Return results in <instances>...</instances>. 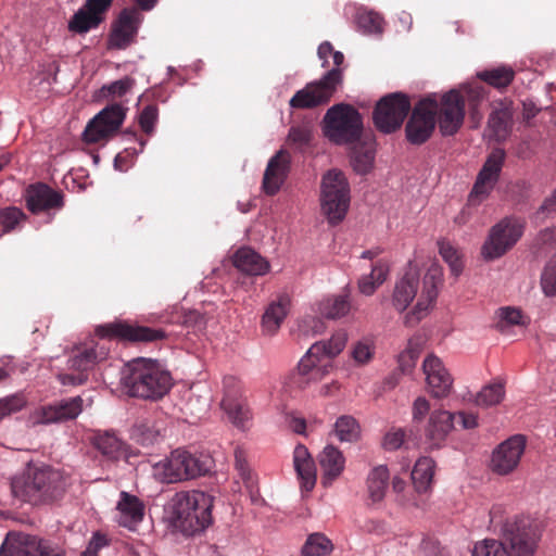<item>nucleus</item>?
Wrapping results in <instances>:
<instances>
[{
  "label": "nucleus",
  "instance_id": "1",
  "mask_svg": "<svg viewBox=\"0 0 556 556\" xmlns=\"http://www.w3.org/2000/svg\"><path fill=\"white\" fill-rule=\"evenodd\" d=\"M65 478L59 469L48 465H28L11 479V492L21 502L31 505L50 504L65 492Z\"/></svg>",
  "mask_w": 556,
  "mask_h": 556
},
{
  "label": "nucleus",
  "instance_id": "2",
  "mask_svg": "<svg viewBox=\"0 0 556 556\" xmlns=\"http://www.w3.org/2000/svg\"><path fill=\"white\" fill-rule=\"evenodd\" d=\"M122 383L129 395L156 401L168 393L173 379L156 361L137 358L126 365Z\"/></svg>",
  "mask_w": 556,
  "mask_h": 556
},
{
  "label": "nucleus",
  "instance_id": "3",
  "mask_svg": "<svg viewBox=\"0 0 556 556\" xmlns=\"http://www.w3.org/2000/svg\"><path fill=\"white\" fill-rule=\"evenodd\" d=\"M213 497L202 491L176 493L169 503L172 526L185 535H193L212 523Z\"/></svg>",
  "mask_w": 556,
  "mask_h": 556
},
{
  "label": "nucleus",
  "instance_id": "4",
  "mask_svg": "<svg viewBox=\"0 0 556 556\" xmlns=\"http://www.w3.org/2000/svg\"><path fill=\"white\" fill-rule=\"evenodd\" d=\"M331 58L334 67L328 71L319 80L311 81L304 88L298 90L289 101V105L292 109H315L330 102L338 87L343 81L341 65L344 62V55L342 52L333 49Z\"/></svg>",
  "mask_w": 556,
  "mask_h": 556
},
{
  "label": "nucleus",
  "instance_id": "5",
  "mask_svg": "<svg viewBox=\"0 0 556 556\" xmlns=\"http://www.w3.org/2000/svg\"><path fill=\"white\" fill-rule=\"evenodd\" d=\"M325 136L336 144L356 143L363 134V119L352 105L338 103L326 112L324 119Z\"/></svg>",
  "mask_w": 556,
  "mask_h": 556
},
{
  "label": "nucleus",
  "instance_id": "6",
  "mask_svg": "<svg viewBox=\"0 0 556 556\" xmlns=\"http://www.w3.org/2000/svg\"><path fill=\"white\" fill-rule=\"evenodd\" d=\"M212 458L204 454H193L177 448L162 464L164 479L167 483L194 479L210 472Z\"/></svg>",
  "mask_w": 556,
  "mask_h": 556
},
{
  "label": "nucleus",
  "instance_id": "7",
  "mask_svg": "<svg viewBox=\"0 0 556 556\" xmlns=\"http://www.w3.org/2000/svg\"><path fill=\"white\" fill-rule=\"evenodd\" d=\"M350 188L343 173L329 170L321 181V210L330 224L340 223L349 208Z\"/></svg>",
  "mask_w": 556,
  "mask_h": 556
},
{
  "label": "nucleus",
  "instance_id": "8",
  "mask_svg": "<svg viewBox=\"0 0 556 556\" xmlns=\"http://www.w3.org/2000/svg\"><path fill=\"white\" fill-rule=\"evenodd\" d=\"M523 233V225L510 217H505L495 224L481 248L484 260L493 261L510 250Z\"/></svg>",
  "mask_w": 556,
  "mask_h": 556
},
{
  "label": "nucleus",
  "instance_id": "9",
  "mask_svg": "<svg viewBox=\"0 0 556 556\" xmlns=\"http://www.w3.org/2000/svg\"><path fill=\"white\" fill-rule=\"evenodd\" d=\"M437 111L438 93L427 96L415 105L405 127L409 143L420 146L431 137L435 127Z\"/></svg>",
  "mask_w": 556,
  "mask_h": 556
},
{
  "label": "nucleus",
  "instance_id": "10",
  "mask_svg": "<svg viewBox=\"0 0 556 556\" xmlns=\"http://www.w3.org/2000/svg\"><path fill=\"white\" fill-rule=\"evenodd\" d=\"M503 535L516 556H532L541 540L542 530L536 522L519 519L515 522H506L503 527Z\"/></svg>",
  "mask_w": 556,
  "mask_h": 556
},
{
  "label": "nucleus",
  "instance_id": "11",
  "mask_svg": "<svg viewBox=\"0 0 556 556\" xmlns=\"http://www.w3.org/2000/svg\"><path fill=\"white\" fill-rule=\"evenodd\" d=\"M101 338L119 339L131 343H149L167 338L163 329H155L128 321H115L97 328Z\"/></svg>",
  "mask_w": 556,
  "mask_h": 556
},
{
  "label": "nucleus",
  "instance_id": "12",
  "mask_svg": "<svg viewBox=\"0 0 556 556\" xmlns=\"http://www.w3.org/2000/svg\"><path fill=\"white\" fill-rule=\"evenodd\" d=\"M504 149H494L486 157L482 168L480 169L476 182L469 193L468 203L479 205L483 202L494 189L498 181L504 161Z\"/></svg>",
  "mask_w": 556,
  "mask_h": 556
},
{
  "label": "nucleus",
  "instance_id": "13",
  "mask_svg": "<svg viewBox=\"0 0 556 556\" xmlns=\"http://www.w3.org/2000/svg\"><path fill=\"white\" fill-rule=\"evenodd\" d=\"M435 117H438L442 136H453L459 130L465 118V104L458 90L451 89L443 94H438Z\"/></svg>",
  "mask_w": 556,
  "mask_h": 556
},
{
  "label": "nucleus",
  "instance_id": "14",
  "mask_svg": "<svg viewBox=\"0 0 556 556\" xmlns=\"http://www.w3.org/2000/svg\"><path fill=\"white\" fill-rule=\"evenodd\" d=\"M443 271L439 264L433 263L428 268L424 281L422 290L418 296L417 303L410 312L405 315V324L408 326L417 325L424 319L433 306L439 293V287L442 285Z\"/></svg>",
  "mask_w": 556,
  "mask_h": 556
},
{
  "label": "nucleus",
  "instance_id": "15",
  "mask_svg": "<svg viewBox=\"0 0 556 556\" xmlns=\"http://www.w3.org/2000/svg\"><path fill=\"white\" fill-rule=\"evenodd\" d=\"M126 116V109L119 103H113L99 112L87 125L84 139L97 143L117 131Z\"/></svg>",
  "mask_w": 556,
  "mask_h": 556
},
{
  "label": "nucleus",
  "instance_id": "16",
  "mask_svg": "<svg viewBox=\"0 0 556 556\" xmlns=\"http://www.w3.org/2000/svg\"><path fill=\"white\" fill-rule=\"evenodd\" d=\"M224 397L220 406L237 428L244 429L251 420V410L242 396V388L235 377L224 379Z\"/></svg>",
  "mask_w": 556,
  "mask_h": 556
},
{
  "label": "nucleus",
  "instance_id": "17",
  "mask_svg": "<svg viewBox=\"0 0 556 556\" xmlns=\"http://www.w3.org/2000/svg\"><path fill=\"white\" fill-rule=\"evenodd\" d=\"M525 450V437L511 435L494 448L490 463L492 471L501 476L513 472L518 467Z\"/></svg>",
  "mask_w": 556,
  "mask_h": 556
},
{
  "label": "nucleus",
  "instance_id": "18",
  "mask_svg": "<svg viewBox=\"0 0 556 556\" xmlns=\"http://www.w3.org/2000/svg\"><path fill=\"white\" fill-rule=\"evenodd\" d=\"M142 14L139 9L131 7L121 11L109 36L108 47L110 49H126L134 42L137 36Z\"/></svg>",
  "mask_w": 556,
  "mask_h": 556
},
{
  "label": "nucleus",
  "instance_id": "19",
  "mask_svg": "<svg viewBox=\"0 0 556 556\" xmlns=\"http://www.w3.org/2000/svg\"><path fill=\"white\" fill-rule=\"evenodd\" d=\"M422 370L428 391L433 397L441 400L451 394L454 379L441 358L429 354L424 359Z\"/></svg>",
  "mask_w": 556,
  "mask_h": 556
},
{
  "label": "nucleus",
  "instance_id": "20",
  "mask_svg": "<svg viewBox=\"0 0 556 556\" xmlns=\"http://www.w3.org/2000/svg\"><path fill=\"white\" fill-rule=\"evenodd\" d=\"M113 0H86L81 8L68 22V30L75 34H86L97 28L105 17Z\"/></svg>",
  "mask_w": 556,
  "mask_h": 556
},
{
  "label": "nucleus",
  "instance_id": "21",
  "mask_svg": "<svg viewBox=\"0 0 556 556\" xmlns=\"http://www.w3.org/2000/svg\"><path fill=\"white\" fill-rule=\"evenodd\" d=\"M316 355H306L301 358L296 368L286 379V384L291 390H304L311 383L320 381L328 374V365H318Z\"/></svg>",
  "mask_w": 556,
  "mask_h": 556
},
{
  "label": "nucleus",
  "instance_id": "22",
  "mask_svg": "<svg viewBox=\"0 0 556 556\" xmlns=\"http://www.w3.org/2000/svg\"><path fill=\"white\" fill-rule=\"evenodd\" d=\"M26 205L34 214L60 210L64 205V195L46 184L30 185L26 190Z\"/></svg>",
  "mask_w": 556,
  "mask_h": 556
},
{
  "label": "nucleus",
  "instance_id": "23",
  "mask_svg": "<svg viewBox=\"0 0 556 556\" xmlns=\"http://www.w3.org/2000/svg\"><path fill=\"white\" fill-rule=\"evenodd\" d=\"M291 166V155L286 150H279L268 161L263 176L262 188L267 195H275L288 177Z\"/></svg>",
  "mask_w": 556,
  "mask_h": 556
},
{
  "label": "nucleus",
  "instance_id": "24",
  "mask_svg": "<svg viewBox=\"0 0 556 556\" xmlns=\"http://www.w3.org/2000/svg\"><path fill=\"white\" fill-rule=\"evenodd\" d=\"M83 410V399L74 396L38 409V421L41 424L61 422L75 419Z\"/></svg>",
  "mask_w": 556,
  "mask_h": 556
},
{
  "label": "nucleus",
  "instance_id": "25",
  "mask_svg": "<svg viewBox=\"0 0 556 556\" xmlns=\"http://www.w3.org/2000/svg\"><path fill=\"white\" fill-rule=\"evenodd\" d=\"M116 510L118 525L135 531L143 520L146 506L139 497L123 491L119 494Z\"/></svg>",
  "mask_w": 556,
  "mask_h": 556
},
{
  "label": "nucleus",
  "instance_id": "26",
  "mask_svg": "<svg viewBox=\"0 0 556 556\" xmlns=\"http://www.w3.org/2000/svg\"><path fill=\"white\" fill-rule=\"evenodd\" d=\"M418 283V268L409 262L406 271L396 282L392 296V303L397 311L402 312L407 308L417 294Z\"/></svg>",
  "mask_w": 556,
  "mask_h": 556
},
{
  "label": "nucleus",
  "instance_id": "27",
  "mask_svg": "<svg viewBox=\"0 0 556 556\" xmlns=\"http://www.w3.org/2000/svg\"><path fill=\"white\" fill-rule=\"evenodd\" d=\"M410 110L406 94L401 92L384 96V134L400 128Z\"/></svg>",
  "mask_w": 556,
  "mask_h": 556
},
{
  "label": "nucleus",
  "instance_id": "28",
  "mask_svg": "<svg viewBox=\"0 0 556 556\" xmlns=\"http://www.w3.org/2000/svg\"><path fill=\"white\" fill-rule=\"evenodd\" d=\"M321 469V484L329 486L337 480L345 468V457L342 452L333 445H327L318 456Z\"/></svg>",
  "mask_w": 556,
  "mask_h": 556
},
{
  "label": "nucleus",
  "instance_id": "29",
  "mask_svg": "<svg viewBox=\"0 0 556 556\" xmlns=\"http://www.w3.org/2000/svg\"><path fill=\"white\" fill-rule=\"evenodd\" d=\"M455 417V414L442 408L430 413L425 433L431 445L439 446L445 440L454 427Z\"/></svg>",
  "mask_w": 556,
  "mask_h": 556
},
{
  "label": "nucleus",
  "instance_id": "30",
  "mask_svg": "<svg viewBox=\"0 0 556 556\" xmlns=\"http://www.w3.org/2000/svg\"><path fill=\"white\" fill-rule=\"evenodd\" d=\"M293 465L302 490L306 492L312 491L316 483V467L305 445L298 444L295 446L293 451Z\"/></svg>",
  "mask_w": 556,
  "mask_h": 556
},
{
  "label": "nucleus",
  "instance_id": "31",
  "mask_svg": "<svg viewBox=\"0 0 556 556\" xmlns=\"http://www.w3.org/2000/svg\"><path fill=\"white\" fill-rule=\"evenodd\" d=\"M290 304V296L280 294L267 306L262 317V330L265 334L273 336L278 331L289 313Z\"/></svg>",
  "mask_w": 556,
  "mask_h": 556
},
{
  "label": "nucleus",
  "instance_id": "32",
  "mask_svg": "<svg viewBox=\"0 0 556 556\" xmlns=\"http://www.w3.org/2000/svg\"><path fill=\"white\" fill-rule=\"evenodd\" d=\"M36 535L11 531L7 534L0 556H34Z\"/></svg>",
  "mask_w": 556,
  "mask_h": 556
},
{
  "label": "nucleus",
  "instance_id": "33",
  "mask_svg": "<svg viewBox=\"0 0 556 556\" xmlns=\"http://www.w3.org/2000/svg\"><path fill=\"white\" fill-rule=\"evenodd\" d=\"M233 265L251 276H262L269 270V263L250 248H241L233 255Z\"/></svg>",
  "mask_w": 556,
  "mask_h": 556
},
{
  "label": "nucleus",
  "instance_id": "34",
  "mask_svg": "<svg viewBox=\"0 0 556 556\" xmlns=\"http://www.w3.org/2000/svg\"><path fill=\"white\" fill-rule=\"evenodd\" d=\"M110 349L103 343H96L93 346L78 351L70 359V368L78 374H85L97 363L106 359Z\"/></svg>",
  "mask_w": 556,
  "mask_h": 556
},
{
  "label": "nucleus",
  "instance_id": "35",
  "mask_svg": "<svg viewBox=\"0 0 556 556\" xmlns=\"http://www.w3.org/2000/svg\"><path fill=\"white\" fill-rule=\"evenodd\" d=\"M513 113L508 106L495 109L489 116L486 136L494 141H504L511 130Z\"/></svg>",
  "mask_w": 556,
  "mask_h": 556
},
{
  "label": "nucleus",
  "instance_id": "36",
  "mask_svg": "<svg viewBox=\"0 0 556 556\" xmlns=\"http://www.w3.org/2000/svg\"><path fill=\"white\" fill-rule=\"evenodd\" d=\"M93 446L110 460H118L125 454V444L113 432H99L93 437Z\"/></svg>",
  "mask_w": 556,
  "mask_h": 556
},
{
  "label": "nucleus",
  "instance_id": "37",
  "mask_svg": "<svg viewBox=\"0 0 556 556\" xmlns=\"http://www.w3.org/2000/svg\"><path fill=\"white\" fill-rule=\"evenodd\" d=\"M435 471V462L428 456L418 458L412 470L413 484L417 492H427L432 484Z\"/></svg>",
  "mask_w": 556,
  "mask_h": 556
},
{
  "label": "nucleus",
  "instance_id": "38",
  "mask_svg": "<svg viewBox=\"0 0 556 556\" xmlns=\"http://www.w3.org/2000/svg\"><path fill=\"white\" fill-rule=\"evenodd\" d=\"M349 294H338L324 299L318 303V313L328 319H338L351 311Z\"/></svg>",
  "mask_w": 556,
  "mask_h": 556
},
{
  "label": "nucleus",
  "instance_id": "39",
  "mask_svg": "<svg viewBox=\"0 0 556 556\" xmlns=\"http://www.w3.org/2000/svg\"><path fill=\"white\" fill-rule=\"evenodd\" d=\"M348 341L345 331L336 332L328 342L319 341L309 348V355H316V359L321 356L329 358L337 356L342 352Z\"/></svg>",
  "mask_w": 556,
  "mask_h": 556
},
{
  "label": "nucleus",
  "instance_id": "40",
  "mask_svg": "<svg viewBox=\"0 0 556 556\" xmlns=\"http://www.w3.org/2000/svg\"><path fill=\"white\" fill-rule=\"evenodd\" d=\"M382 501V466L374 467L366 479L365 503L375 507Z\"/></svg>",
  "mask_w": 556,
  "mask_h": 556
},
{
  "label": "nucleus",
  "instance_id": "41",
  "mask_svg": "<svg viewBox=\"0 0 556 556\" xmlns=\"http://www.w3.org/2000/svg\"><path fill=\"white\" fill-rule=\"evenodd\" d=\"M478 78L495 88H506L514 79L515 72L510 66L503 65L492 70L479 72Z\"/></svg>",
  "mask_w": 556,
  "mask_h": 556
},
{
  "label": "nucleus",
  "instance_id": "42",
  "mask_svg": "<svg viewBox=\"0 0 556 556\" xmlns=\"http://www.w3.org/2000/svg\"><path fill=\"white\" fill-rule=\"evenodd\" d=\"M333 549L332 542L323 533H312L302 546L303 556H327Z\"/></svg>",
  "mask_w": 556,
  "mask_h": 556
},
{
  "label": "nucleus",
  "instance_id": "43",
  "mask_svg": "<svg viewBox=\"0 0 556 556\" xmlns=\"http://www.w3.org/2000/svg\"><path fill=\"white\" fill-rule=\"evenodd\" d=\"M505 396V386L501 381H495L484 386L476 396V404L482 407H489L500 404Z\"/></svg>",
  "mask_w": 556,
  "mask_h": 556
},
{
  "label": "nucleus",
  "instance_id": "44",
  "mask_svg": "<svg viewBox=\"0 0 556 556\" xmlns=\"http://www.w3.org/2000/svg\"><path fill=\"white\" fill-rule=\"evenodd\" d=\"M334 432L341 442H355L359 438V426L351 416H341L334 425Z\"/></svg>",
  "mask_w": 556,
  "mask_h": 556
},
{
  "label": "nucleus",
  "instance_id": "45",
  "mask_svg": "<svg viewBox=\"0 0 556 556\" xmlns=\"http://www.w3.org/2000/svg\"><path fill=\"white\" fill-rule=\"evenodd\" d=\"M421 350L422 344L419 339H410L408 341L407 348L397 356L401 374L408 372L415 367Z\"/></svg>",
  "mask_w": 556,
  "mask_h": 556
},
{
  "label": "nucleus",
  "instance_id": "46",
  "mask_svg": "<svg viewBox=\"0 0 556 556\" xmlns=\"http://www.w3.org/2000/svg\"><path fill=\"white\" fill-rule=\"evenodd\" d=\"M472 556H511L506 546L495 539H484L475 543Z\"/></svg>",
  "mask_w": 556,
  "mask_h": 556
},
{
  "label": "nucleus",
  "instance_id": "47",
  "mask_svg": "<svg viewBox=\"0 0 556 556\" xmlns=\"http://www.w3.org/2000/svg\"><path fill=\"white\" fill-rule=\"evenodd\" d=\"M460 96L464 99V102L467 101L468 105L475 115L477 113V109L479 104L484 100L485 93L484 88L477 81L464 84L457 89Z\"/></svg>",
  "mask_w": 556,
  "mask_h": 556
},
{
  "label": "nucleus",
  "instance_id": "48",
  "mask_svg": "<svg viewBox=\"0 0 556 556\" xmlns=\"http://www.w3.org/2000/svg\"><path fill=\"white\" fill-rule=\"evenodd\" d=\"M131 437L137 443L149 446L157 441L160 431L153 425L142 421L135 425Z\"/></svg>",
  "mask_w": 556,
  "mask_h": 556
},
{
  "label": "nucleus",
  "instance_id": "49",
  "mask_svg": "<svg viewBox=\"0 0 556 556\" xmlns=\"http://www.w3.org/2000/svg\"><path fill=\"white\" fill-rule=\"evenodd\" d=\"M356 24L365 34L379 33L381 29V17L366 9H359L355 16Z\"/></svg>",
  "mask_w": 556,
  "mask_h": 556
},
{
  "label": "nucleus",
  "instance_id": "50",
  "mask_svg": "<svg viewBox=\"0 0 556 556\" xmlns=\"http://www.w3.org/2000/svg\"><path fill=\"white\" fill-rule=\"evenodd\" d=\"M25 219L26 215L17 207L11 206L0 211V226L3 232L16 229Z\"/></svg>",
  "mask_w": 556,
  "mask_h": 556
},
{
  "label": "nucleus",
  "instance_id": "51",
  "mask_svg": "<svg viewBox=\"0 0 556 556\" xmlns=\"http://www.w3.org/2000/svg\"><path fill=\"white\" fill-rule=\"evenodd\" d=\"M439 253L442 258L448 264L451 271L454 276H458L463 269L458 251L447 241H439Z\"/></svg>",
  "mask_w": 556,
  "mask_h": 556
},
{
  "label": "nucleus",
  "instance_id": "52",
  "mask_svg": "<svg viewBox=\"0 0 556 556\" xmlns=\"http://www.w3.org/2000/svg\"><path fill=\"white\" fill-rule=\"evenodd\" d=\"M382 282V266L379 262L371 265V271L368 276H363L359 279V291L365 295H371L376 287Z\"/></svg>",
  "mask_w": 556,
  "mask_h": 556
},
{
  "label": "nucleus",
  "instance_id": "53",
  "mask_svg": "<svg viewBox=\"0 0 556 556\" xmlns=\"http://www.w3.org/2000/svg\"><path fill=\"white\" fill-rule=\"evenodd\" d=\"M157 121L159 108L154 103L144 106L138 117L139 126L147 136H151L154 132Z\"/></svg>",
  "mask_w": 556,
  "mask_h": 556
},
{
  "label": "nucleus",
  "instance_id": "54",
  "mask_svg": "<svg viewBox=\"0 0 556 556\" xmlns=\"http://www.w3.org/2000/svg\"><path fill=\"white\" fill-rule=\"evenodd\" d=\"M534 248L542 254L556 252V227L541 230L535 237Z\"/></svg>",
  "mask_w": 556,
  "mask_h": 556
},
{
  "label": "nucleus",
  "instance_id": "55",
  "mask_svg": "<svg viewBox=\"0 0 556 556\" xmlns=\"http://www.w3.org/2000/svg\"><path fill=\"white\" fill-rule=\"evenodd\" d=\"M375 154L369 148L355 149L352 155L354 170L358 174H366L372 167Z\"/></svg>",
  "mask_w": 556,
  "mask_h": 556
},
{
  "label": "nucleus",
  "instance_id": "56",
  "mask_svg": "<svg viewBox=\"0 0 556 556\" xmlns=\"http://www.w3.org/2000/svg\"><path fill=\"white\" fill-rule=\"evenodd\" d=\"M135 85V79L126 76L122 79L115 80L109 85H104L101 88L103 97L122 98L124 97Z\"/></svg>",
  "mask_w": 556,
  "mask_h": 556
},
{
  "label": "nucleus",
  "instance_id": "57",
  "mask_svg": "<svg viewBox=\"0 0 556 556\" xmlns=\"http://www.w3.org/2000/svg\"><path fill=\"white\" fill-rule=\"evenodd\" d=\"M26 403L27 400L22 393L0 399V420L13 413L22 410Z\"/></svg>",
  "mask_w": 556,
  "mask_h": 556
},
{
  "label": "nucleus",
  "instance_id": "58",
  "mask_svg": "<svg viewBox=\"0 0 556 556\" xmlns=\"http://www.w3.org/2000/svg\"><path fill=\"white\" fill-rule=\"evenodd\" d=\"M235 468L243 482L248 486H251L253 484V478L248 463L247 452L240 446L235 448Z\"/></svg>",
  "mask_w": 556,
  "mask_h": 556
},
{
  "label": "nucleus",
  "instance_id": "59",
  "mask_svg": "<svg viewBox=\"0 0 556 556\" xmlns=\"http://www.w3.org/2000/svg\"><path fill=\"white\" fill-rule=\"evenodd\" d=\"M498 317V328L504 329L507 326H516L523 324V316L520 309L511 306L500 307L496 312Z\"/></svg>",
  "mask_w": 556,
  "mask_h": 556
},
{
  "label": "nucleus",
  "instance_id": "60",
  "mask_svg": "<svg viewBox=\"0 0 556 556\" xmlns=\"http://www.w3.org/2000/svg\"><path fill=\"white\" fill-rule=\"evenodd\" d=\"M542 290L547 296L556 294V258L551 260L541 276Z\"/></svg>",
  "mask_w": 556,
  "mask_h": 556
},
{
  "label": "nucleus",
  "instance_id": "61",
  "mask_svg": "<svg viewBox=\"0 0 556 556\" xmlns=\"http://www.w3.org/2000/svg\"><path fill=\"white\" fill-rule=\"evenodd\" d=\"M34 556H65V551L53 541L36 536Z\"/></svg>",
  "mask_w": 556,
  "mask_h": 556
},
{
  "label": "nucleus",
  "instance_id": "62",
  "mask_svg": "<svg viewBox=\"0 0 556 556\" xmlns=\"http://www.w3.org/2000/svg\"><path fill=\"white\" fill-rule=\"evenodd\" d=\"M288 139L299 146L307 144L312 139V130L306 125L292 126L289 130Z\"/></svg>",
  "mask_w": 556,
  "mask_h": 556
},
{
  "label": "nucleus",
  "instance_id": "63",
  "mask_svg": "<svg viewBox=\"0 0 556 556\" xmlns=\"http://www.w3.org/2000/svg\"><path fill=\"white\" fill-rule=\"evenodd\" d=\"M430 402L425 396H418L413 402L412 417L415 422H421L430 413Z\"/></svg>",
  "mask_w": 556,
  "mask_h": 556
},
{
  "label": "nucleus",
  "instance_id": "64",
  "mask_svg": "<svg viewBox=\"0 0 556 556\" xmlns=\"http://www.w3.org/2000/svg\"><path fill=\"white\" fill-rule=\"evenodd\" d=\"M109 542L106 535L96 532L90 539L86 549L81 553V556H98L99 551L108 546Z\"/></svg>",
  "mask_w": 556,
  "mask_h": 556
}]
</instances>
